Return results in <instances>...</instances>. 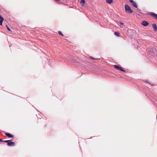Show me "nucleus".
I'll list each match as a JSON object with an SVG mask.
<instances>
[{
  "mask_svg": "<svg viewBox=\"0 0 157 157\" xmlns=\"http://www.w3.org/2000/svg\"><path fill=\"white\" fill-rule=\"evenodd\" d=\"M148 51L150 54L153 56H155L157 53L156 51L152 48H149L148 49Z\"/></svg>",
  "mask_w": 157,
  "mask_h": 157,
  "instance_id": "1",
  "label": "nucleus"
},
{
  "mask_svg": "<svg viewBox=\"0 0 157 157\" xmlns=\"http://www.w3.org/2000/svg\"><path fill=\"white\" fill-rule=\"evenodd\" d=\"M125 9L126 12L130 13L132 12V11L131 10L130 7L127 4H126L125 5Z\"/></svg>",
  "mask_w": 157,
  "mask_h": 157,
  "instance_id": "2",
  "label": "nucleus"
},
{
  "mask_svg": "<svg viewBox=\"0 0 157 157\" xmlns=\"http://www.w3.org/2000/svg\"><path fill=\"white\" fill-rule=\"evenodd\" d=\"M8 145L9 146H14L15 145V143L14 142H11L10 140H9L8 143Z\"/></svg>",
  "mask_w": 157,
  "mask_h": 157,
  "instance_id": "3",
  "label": "nucleus"
},
{
  "mask_svg": "<svg viewBox=\"0 0 157 157\" xmlns=\"http://www.w3.org/2000/svg\"><path fill=\"white\" fill-rule=\"evenodd\" d=\"M142 24L145 26H147L149 25V23L146 21H143L142 23Z\"/></svg>",
  "mask_w": 157,
  "mask_h": 157,
  "instance_id": "4",
  "label": "nucleus"
},
{
  "mask_svg": "<svg viewBox=\"0 0 157 157\" xmlns=\"http://www.w3.org/2000/svg\"><path fill=\"white\" fill-rule=\"evenodd\" d=\"M149 14L150 15L154 17L155 18L157 19V14H156L151 12L149 13Z\"/></svg>",
  "mask_w": 157,
  "mask_h": 157,
  "instance_id": "5",
  "label": "nucleus"
},
{
  "mask_svg": "<svg viewBox=\"0 0 157 157\" xmlns=\"http://www.w3.org/2000/svg\"><path fill=\"white\" fill-rule=\"evenodd\" d=\"M5 135H6L7 136L10 138H12L13 136L12 135L10 134V133H6L5 134Z\"/></svg>",
  "mask_w": 157,
  "mask_h": 157,
  "instance_id": "6",
  "label": "nucleus"
},
{
  "mask_svg": "<svg viewBox=\"0 0 157 157\" xmlns=\"http://www.w3.org/2000/svg\"><path fill=\"white\" fill-rule=\"evenodd\" d=\"M152 27L154 28L155 31L157 30V26L155 24H152Z\"/></svg>",
  "mask_w": 157,
  "mask_h": 157,
  "instance_id": "7",
  "label": "nucleus"
},
{
  "mask_svg": "<svg viewBox=\"0 0 157 157\" xmlns=\"http://www.w3.org/2000/svg\"><path fill=\"white\" fill-rule=\"evenodd\" d=\"M80 3L82 5V6H84L85 3V0H81L80 1Z\"/></svg>",
  "mask_w": 157,
  "mask_h": 157,
  "instance_id": "8",
  "label": "nucleus"
},
{
  "mask_svg": "<svg viewBox=\"0 0 157 157\" xmlns=\"http://www.w3.org/2000/svg\"><path fill=\"white\" fill-rule=\"evenodd\" d=\"M113 0H106V3L109 4H111L113 2Z\"/></svg>",
  "mask_w": 157,
  "mask_h": 157,
  "instance_id": "9",
  "label": "nucleus"
},
{
  "mask_svg": "<svg viewBox=\"0 0 157 157\" xmlns=\"http://www.w3.org/2000/svg\"><path fill=\"white\" fill-rule=\"evenodd\" d=\"M133 4V5L135 7H136V8H137V6L136 5V3L134 2V3H132Z\"/></svg>",
  "mask_w": 157,
  "mask_h": 157,
  "instance_id": "10",
  "label": "nucleus"
},
{
  "mask_svg": "<svg viewBox=\"0 0 157 157\" xmlns=\"http://www.w3.org/2000/svg\"><path fill=\"white\" fill-rule=\"evenodd\" d=\"M117 36H120V33L117 32H115L114 33Z\"/></svg>",
  "mask_w": 157,
  "mask_h": 157,
  "instance_id": "11",
  "label": "nucleus"
},
{
  "mask_svg": "<svg viewBox=\"0 0 157 157\" xmlns=\"http://www.w3.org/2000/svg\"><path fill=\"white\" fill-rule=\"evenodd\" d=\"M114 67L115 68H116L118 70H119V68H120V67L117 65H115L114 66Z\"/></svg>",
  "mask_w": 157,
  "mask_h": 157,
  "instance_id": "12",
  "label": "nucleus"
},
{
  "mask_svg": "<svg viewBox=\"0 0 157 157\" xmlns=\"http://www.w3.org/2000/svg\"><path fill=\"white\" fill-rule=\"evenodd\" d=\"M118 70H119L121 71H122L123 72H125L126 71L122 69L121 67H120V68H119V69Z\"/></svg>",
  "mask_w": 157,
  "mask_h": 157,
  "instance_id": "13",
  "label": "nucleus"
},
{
  "mask_svg": "<svg viewBox=\"0 0 157 157\" xmlns=\"http://www.w3.org/2000/svg\"><path fill=\"white\" fill-rule=\"evenodd\" d=\"M4 21V19L0 20V25H2V22Z\"/></svg>",
  "mask_w": 157,
  "mask_h": 157,
  "instance_id": "14",
  "label": "nucleus"
},
{
  "mask_svg": "<svg viewBox=\"0 0 157 157\" xmlns=\"http://www.w3.org/2000/svg\"><path fill=\"white\" fill-rule=\"evenodd\" d=\"M89 58L91 59H94V60H98V59L97 58H95L92 56L90 57Z\"/></svg>",
  "mask_w": 157,
  "mask_h": 157,
  "instance_id": "15",
  "label": "nucleus"
},
{
  "mask_svg": "<svg viewBox=\"0 0 157 157\" xmlns=\"http://www.w3.org/2000/svg\"><path fill=\"white\" fill-rule=\"evenodd\" d=\"M6 27L7 29H8V30L9 31H10V28H9V27H8V26L7 25H6Z\"/></svg>",
  "mask_w": 157,
  "mask_h": 157,
  "instance_id": "16",
  "label": "nucleus"
},
{
  "mask_svg": "<svg viewBox=\"0 0 157 157\" xmlns=\"http://www.w3.org/2000/svg\"><path fill=\"white\" fill-rule=\"evenodd\" d=\"M59 33L60 35H61L62 36H63V34L62 33L60 32V31H59V32H58Z\"/></svg>",
  "mask_w": 157,
  "mask_h": 157,
  "instance_id": "17",
  "label": "nucleus"
},
{
  "mask_svg": "<svg viewBox=\"0 0 157 157\" xmlns=\"http://www.w3.org/2000/svg\"><path fill=\"white\" fill-rule=\"evenodd\" d=\"M9 141V140H3L2 142L7 143L8 144V143Z\"/></svg>",
  "mask_w": 157,
  "mask_h": 157,
  "instance_id": "18",
  "label": "nucleus"
},
{
  "mask_svg": "<svg viewBox=\"0 0 157 157\" xmlns=\"http://www.w3.org/2000/svg\"><path fill=\"white\" fill-rule=\"evenodd\" d=\"M119 23L121 25H124V23H122L121 22H119Z\"/></svg>",
  "mask_w": 157,
  "mask_h": 157,
  "instance_id": "19",
  "label": "nucleus"
},
{
  "mask_svg": "<svg viewBox=\"0 0 157 157\" xmlns=\"http://www.w3.org/2000/svg\"><path fill=\"white\" fill-rule=\"evenodd\" d=\"M129 2H131V3H134V2L133 1V0H129Z\"/></svg>",
  "mask_w": 157,
  "mask_h": 157,
  "instance_id": "20",
  "label": "nucleus"
},
{
  "mask_svg": "<svg viewBox=\"0 0 157 157\" xmlns=\"http://www.w3.org/2000/svg\"><path fill=\"white\" fill-rule=\"evenodd\" d=\"M4 19L2 17L1 15H0V20Z\"/></svg>",
  "mask_w": 157,
  "mask_h": 157,
  "instance_id": "21",
  "label": "nucleus"
},
{
  "mask_svg": "<svg viewBox=\"0 0 157 157\" xmlns=\"http://www.w3.org/2000/svg\"><path fill=\"white\" fill-rule=\"evenodd\" d=\"M3 141V140H2L1 139H0V142H2Z\"/></svg>",
  "mask_w": 157,
  "mask_h": 157,
  "instance_id": "22",
  "label": "nucleus"
},
{
  "mask_svg": "<svg viewBox=\"0 0 157 157\" xmlns=\"http://www.w3.org/2000/svg\"><path fill=\"white\" fill-rule=\"evenodd\" d=\"M56 0L58 2H59L60 1V0Z\"/></svg>",
  "mask_w": 157,
  "mask_h": 157,
  "instance_id": "23",
  "label": "nucleus"
}]
</instances>
